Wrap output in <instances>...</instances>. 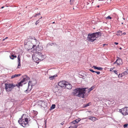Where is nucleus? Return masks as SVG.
<instances>
[{
    "instance_id": "nucleus-1",
    "label": "nucleus",
    "mask_w": 128,
    "mask_h": 128,
    "mask_svg": "<svg viewBox=\"0 0 128 128\" xmlns=\"http://www.w3.org/2000/svg\"><path fill=\"white\" fill-rule=\"evenodd\" d=\"M87 88H78L75 89L74 90L73 94L75 96L78 97L84 98L85 96L86 90Z\"/></svg>"
},
{
    "instance_id": "nucleus-2",
    "label": "nucleus",
    "mask_w": 128,
    "mask_h": 128,
    "mask_svg": "<svg viewBox=\"0 0 128 128\" xmlns=\"http://www.w3.org/2000/svg\"><path fill=\"white\" fill-rule=\"evenodd\" d=\"M29 117L25 114H23L22 116L18 120L19 124L24 127H26L28 125V122L29 121Z\"/></svg>"
},
{
    "instance_id": "nucleus-3",
    "label": "nucleus",
    "mask_w": 128,
    "mask_h": 128,
    "mask_svg": "<svg viewBox=\"0 0 128 128\" xmlns=\"http://www.w3.org/2000/svg\"><path fill=\"white\" fill-rule=\"evenodd\" d=\"M101 35V33L99 32L92 34H89L88 35L87 40L89 41L93 42L96 40V38L100 37Z\"/></svg>"
},
{
    "instance_id": "nucleus-4",
    "label": "nucleus",
    "mask_w": 128,
    "mask_h": 128,
    "mask_svg": "<svg viewBox=\"0 0 128 128\" xmlns=\"http://www.w3.org/2000/svg\"><path fill=\"white\" fill-rule=\"evenodd\" d=\"M5 89L7 92H9L11 91L15 87V85L13 84L6 83L5 84Z\"/></svg>"
},
{
    "instance_id": "nucleus-5",
    "label": "nucleus",
    "mask_w": 128,
    "mask_h": 128,
    "mask_svg": "<svg viewBox=\"0 0 128 128\" xmlns=\"http://www.w3.org/2000/svg\"><path fill=\"white\" fill-rule=\"evenodd\" d=\"M119 111L124 116L128 115V107H125L121 109H120Z\"/></svg>"
},
{
    "instance_id": "nucleus-6",
    "label": "nucleus",
    "mask_w": 128,
    "mask_h": 128,
    "mask_svg": "<svg viewBox=\"0 0 128 128\" xmlns=\"http://www.w3.org/2000/svg\"><path fill=\"white\" fill-rule=\"evenodd\" d=\"M30 42L33 45L32 48V49L33 48L35 49V48H36V44L38 42V40L35 39H32L30 41Z\"/></svg>"
},
{
    "instance_id": "nucleus-7",
    "label": "nucleus",
    "mask_w": 128,
    "mask_h": 128,
    "mask_svg": "<svg viewBox=\"0 0 128 128\" xmlns=\"http://www.w3.org/2000/svg\"><path fill=\"white\" fill-rule=\"evenodd\" d=\"M122 64V59L120 58H118L117 60L114 63V64H116L117 66H120Z\"/></svg>"
},
{
    "instance_id": "nucleus-8",
    "label": "nucleus",
    "mask_w": 128,
    "mask_h": 128,
    "mask_svg": "<svg viewBox=\"0 0 128 128\" xmlns=\"http://www.w3.org/2000/svg\"><path fill=\"white\" fill-rule=\"evenodd\" d=\"M66 83L64 81H62L59 82L58 84L62 88H64L66 86Z\"/></svg>"
},
{
    "instance_id": "nucleus-9",
    "label": "nucleus",
    "mask_w": 128,
    "mask_h": 128,
    "mask_svg": "<svg viewBox=\"0 0 128 128\" xmlns=\"http://www.w3.org/2000/svg\"><path fill=\"white\" fill-rule=\"evenodd\" d=\"M26 80V79L25 78H24L23 79L21 80L20 82H19L18 84L15 85V87L17 86L18 87H19L20 86H22L23 85L22 83H23V82H24Z\"/></svg>"
},
{
    "instance_id": "nucleus-10",
    "label": "nucleus",
    "mask_w": 128,
    "mask_h": 128,
    "mask_svg": "<svg viewBox=\"0 0 128 128\" xmlns=\"http://www.w3.org/2000/svg\"><path fill=\"white\" fill-rule=\"evenodd\" d=\"M66 86L65 87V88H66L70 89L72 88V85L68 83V82H66Z\"/></svg>"
},
{
    "instance_id": "nucleus-11",
    "label": "nucleus",
    "mask_w": 128,
    "mask_h": 128,
    "mask_svg": "<svg viewBox=\"0 0 128 128\" xmlns=\"http://www.w3.org/2000/svg\"><path fill=\"white\" fill-rule=\"evenodd\" d=\"M47 106V104L46 102H45L44 100H42V104L41 107L44 108L45 107Z\"/></svg>"
},
{
    "instance_id": "nucleus-12",
    "label": "nucleus",
    "mask_w": 128,
    "mask_h": 128,
    "mask_svg": "<svg viewBox=\"0 0 128 128\" xmlns=\"http://www.w3.org/2000/svg\"><path fill=\"white\" fill-rule=\"evenodd\" d=\"M88 118V119L89 120H91L93 122H94L98 120L97 118L94 117L89 116Z\"/></svg>"
},
{
    "instance_id": "nucleus-13",
    "label": "nucleus",
    "mask_w": 128,
    "mask_h": 128,
    "mask_svg": "<svg viewBox=\"0 0 128 128\" xmlns=\"http://www.w3.org/2000/svg\"><path fill=\"white\" fill-rule=\"evenodd\" d=\"M10 57L11 59L13 60L15 58H16L17 57V56L16 55L13 54V53H12V54L11 53V54L10 55Z\"/></svg>"
},
{
    "instance_id": "nucleus-14",
    "label": "nucleus",
    "mask_w": 128,
    "mask_h": 128,
    "mask_svg": "<svg viewBox=\"0 0 128 128\" xmlns=\"http://www.w3.org/2000/svg\"><path fill=\"white\" fill-rule=\"evenodd\" d=\"M93 68H94L95 69L97 70H102L103 68H102L100 67H96L95 66H93L92 67Z\"/></svg>"
},
{
    "instance_id": "nucleus-15",
    "label": "nucleus",
    "mask_w": 128,
    "mask_h": 128,
    "mask_svg": "<svg viewBox=\"0 0 128 128\" xmlns=\"http://www.w3.org/2000/svg\"><path fill=\"white\" fill-rule=\"evenodd\" d=\"M57 76L56 74H55L53 76H52L50 77H49V78L50 80H52L53 79H54Z\"/></svg>"
},
{
    "instance_id": "nucleus-16",
    "label": "nucleus",
    "mask_w": 128,
    "mask_h": 128,
    "mask_svg": "<svg viewBox=\"0 0 128 128\" xmlns=\"http://www.w3.org/2000/svg\"><path fill=\"white\" fill-rule=\"evenodd\" d=\"M21 75L20 74H15L14 75L12 76H11L12 78H14L18 76H20Z\"/></svg>"
},
{
    "instance_id": "nucleus-17",
    "label": "nucleus",
    "mask_w": 128,
    "mask_h": 128,
    "mask_svg": "<svg viewBox=\"0 0 128 128\" xmlns=\"http://www.w3.org/2000/svg\"><path fill=\"white\" fill-rule=\"evenodd\" d=\"M122 31L119 30L117 32L116 34L118 36H121V35H120V34L122 33Z\"/></svg>"
},
{
    "instance_id": "nucleus-18",
    "label": "nucleus",
    "mask_w": 128,
    "mask_h": 128,
    "mask_svg": "<svg viewBox=\"0 0 128 128\" xmlns=\"http://www.w3.org/2000/svg\"><path fill=\"white\" fill-rule=\"evenodd\" d=\"M55 107H56L55 104H53L52 105V106L50 107V110H52L53 109H54V108H55Z\"/></svg>"
},
{
    "instance_id": "nucleus-19",
    "label": "nucleus",
    "mask_w": 128,
    "mask_h": 128,
    "mask_svg": "<svg viewBox=\"0 0 128 128\" xmlns=\"http://www.w3.org/2000/svg\"><path fill=\"white\" fill-rule=\"evenodd\" d=\"M42 100H39L38 101V105L41 107L42 104Z\"/></svg>"
},
{
    "instance_id": "nucleus-20",
    "label": "nucleus",
    "mask_w": 128,
    "mask_h": 128,
    "mask_svg": "<svg viewBox=\"0 0 128 128\" xmlns=\"http://www.w3.org/2000/svg\"><path fill=\"white\" fill-rule=\"evenodd\" d=\"M91 105V103L89 102L86 104H85L84 105V108L90 106Z\"/></svg>"
},
{
    "instance_id": "nucleus-21",
    "label": "nucleus",
    "mask_w": 128,
    "mask_h": 128,
    "mask_svg": "<svg viewBox=\"0 0 128 128\" xmlns=\"http://www.w3.org/2000/svg\"><path fill=\"white\" fill-rule=\"evenodd\" d=\"M78 126L77 125H74L73 126H70V127L69 128H77Z\"/></svg>"
},
{
    "instance_id": "nucleus-22",
    "label": "nucleus",
    "mask_w": 128,
    "mask_h": 128,
    "mask_svg": "<svg viewBox=\"0 0 128 128\" xmlns=\"http://www.w3.org/2000/svg\"><path fill=\"white\" fill-rule=\"evenodd\" d=\"M8 100L13 102H14V99H12L11 98H9L8 99Z\"/></svg>"
},
{
    "instance_id": "nucleus-23",
    "label": "nucleus",
    "mask_w": 128,
    "mask_h": 128,
    "mask_svg": "<svg viewBox=\"0 0 128 128\" xmlns=\"http://www.w3.org/2000/svg\"><path fill=\"white\" fill-rule=\"evenodd\" d=\"M96 86L95 85L93 86H92L90 88V90H93V89Z\"/></svg>"
},
{
    "instance_id": "nucleus-24",
    "label": "nucleus",
    "mask_w": 128,
    "mask_h": 128,
    "mask_svg": "<svg viewBox=\"0 0 128 128\" xmlns=\"http://www.w3.org/2000/svg\"><path fill=\"white\" fill-rule=\"evenodd\" d=\"M18 62H20V56L19 55H18Z\"/></svg>"
},
{
    "instance_id": "nucleus-25",
    "label": "nucleus",
    "mask_w": 128,
    "mask_h": 128,
    "mask_svg": "<svg viewBox=\"0 0 128 128\" xmlns=\"http://www.w3.org/2000/svg\"><path fill=\"white\" fill-rule=\"evenodd\" d=\"M112 18L110 17V16H108L106 18V20H110Z\"/></svg>"
},
{
    "instance_id": "nucleus-26",
    "label": "nucleus",
    "mask_w": 128,
    "mask_h": 128,
    "mask_svg": "<svg viewBox=\"0 0 128 128\" xmlns=\"http://www.w3.org/2000/svg\"><path fill=\"white\" fill-rule=\"evenodd\" d=\"M75 120V121H76V123H77L78 122L80 121V118H78V119H76V120Z\"/></svg>"
},
{
    "instance_id": "nucleus-27",
    "label": "nucleus",
    "mask_w": 128,
    "mask_h": 128,
    "mask_svg": "<svg viewBox=\"0 0 128 128\" xmlns=\"http://www.w3.org/2000/svg\"><path fill=\"white\" fill-rule=\"evenodd\" d=\"M124 74H126V75L127 74H128V70H126V71H125V72H124Z\"/></svg>"
},
{
    "instance_id": "nucleus-28",
    "label": "nucleus",
    "mask_w": 128,
    "mask_h": 128,
    "mask_svg": "<svg viewBox=\"0 0 128 128\" xmlns=\"http://www.w3.org/2000/svg\"><path fill=\"white\" fill-rule=\"evenodd\" d=\"M51 46H53L54 45H56V44L54 42L51 43L49 44Z\"/></svg>"
},
{
    "instance_id": "nucleus-29",
    "label": "nucleus",
    "mask_w": 128,
    "mask_h": 128,
    "mask_svg": "<svg viewBox=\"0 0 128 128\" xmlns=\"http://www.w3.org/2000/svg\"><path fill=\"white\" fill-rule=\"evenodd\" d=\"M122 76V74H119L118 76V77L120 78H121Z\"/></svg>"
},
{
    "instance_id": "nucleus-30",
    "label": "nucleus",
    "mask_w": 128,
    "mask_h": 128,
    "mask_svg": "<svg viewBox=\"0 0 128 128\" xmlns=\"http://www.w3.org/2000/svg\"><path fill=\"white\" fill-rule=\"evenodd\" d=\"M20 65H21L20 62H18V67H17L18 68H20V67H19V66H20Z\"/></svg>"
},
{
    "instance_id": "nucleus-31",
    "label": "nucleus",
    "mask_w": 128,
    "mask_h": 128,
    "mask_svg": "<svg viewBox=\"0 0 128 128\" xmlns=\"http://www.w3.org/2000/svg\"><path fill=\"white\" fill-rule=\"evenodd\" d=\"M74 0H70V3L71 4H72V3L74 2Z\"/></svg>"
},
{
    "instance_id": "nucleus-32",
    "label": "nucleus",
    "mask_w": 128,
    "mask_h": 128,
    "mask_svg": "<svg viewBox=\"0 0 128 128\" xmlns=\"http://www.w3.org/2000/svg\"><path fill=\"white\" fill-rule=\"evenodd\" d=\"M40 15V13H38V14H36L34 16V17H37V16H38V15Z\"/></svg>"
},
{
    "instance_id": "nucleus-33",
    "label": "nucleus",
    "mask_w": 128,
    "mask_h": 128,
    "mask_svg": "<svg viewBox=\"0 0 128 128\" xmlns=\"http://www.w3.org/2000/svg\"><path fill=\"white\" fill-rule=\"evenodd\" d=\"M76 120H74V121H72L71 123L73 124H76V121H75Z\"/></svg>"
},
{
    "instance_id": "nucleus-34",
    "label": "nucleus",
    "mask_w": 128,
    "mask_h": 128,
    "mask_svg": "<svg viewBox=\"0 0 128 128\" xmlns=\"http://www.w3.org/2000/svg\"><path fill=\"white\" fill-rule=\"evenodd\" d=\"M90 72H95V71L93 70H92V69H90Z\"/></svg>"
},
{
    "instance_id": "nucleus-35",
    "label": "nucleus",
    "mask_w": 128,
    "mask_h": 128,
    "mask_svg": "<svg viewBox=\"0 0 128 128\" xmlns=\"http://www.w3.org/2000/svg\"><path fill=\"white\" fill-rule=\"evenodd\" d=\"M128 124H124V128H126V127H127V126H128Z\"/></svg>"
},
{
    "instance_id": "nucleus-36",
    "label": "nucleus",
    "mask_w": 128,
    "mask_h": 128,
    "mask_svg": "<svg viewBox=\"0 0 128 128\" xmlns=\"http://www.w3.org/2000/svg\"><path fill=\"white\" fill-rule=\"evenodd\" d=\"M95 72L97 74L99 75L100 74V72H96L95 71Z\"/></svg>"
},
{
    "instance_id": "nucleus-37",
    "label": "nucleus",
    "mask_w": 128,
    "mask_h": 128,
    "mask_svg": "<svg viewBox=\"0 0 128 128\" xmlns=\"http://www.w3.org/2000/svg\"><path fill=\"white\" fill-rule=\"evenodd\" d=\"M91 91V90H90V89H88V92H90Z\"/></svg>"
},
{
    "instance_id": "nucleus-38",
    "label": "nucleus",
    "mask_w": 128,
    "mask_h": 128,
    "mask_svg": "<svg viewBox=\"0 0 128 128\" xmlns=\"http://www.w3.org/2000/svg\"><path fill=\"white\" fill-rule=\"evenodd\" d=\"M114 72L117 75H118V72L117 71L115 70H114Z\"/></svg>"
},
{
    "instance_id": "nucleus-39",
    "label": "nucleus",
    "mask_w": 128,
    "mask_h": 128,
    "mask_svg": "<svg viewBox=\"0 0 128 128\" xmlns=\"http://www.w3.org/2000/svg\"><path fill=\"white\" fill-rule=\"evenodd\" d=\"M38 22H39L38 21V20L36 22V24H38Z\"/></svg>"
},
{
    "instance_id": "nucleus-40",
    "label": "nucleus",
    "mask_w": 128,
    "mask_h": 128,
    "mask_svg": "<svg viewBox=\"0 0 128 128\" xmlns=\"http://www.w3.org/2000/svg\"><path fill=\"white\" fill-rule=\"evenodd\" d=\"M38 54H40V56H42V54L40 53H38Z\"/></svg>"
},
{
    "instance_id": "nucleus-41",
    "label": "nucleus",
    "mask_w": 128,
    "mask_h": 128,
    "mask_svg": "<svg viewBox=\"0 0 128 128\" xmlns=\"http://www.w3.org/2000/svg\"><path fill=\"white\" fill-rule=\"evenodd\" d=\"M123 34L124 35H125L126 34V33L125 32H124L122 34V35Z\"/></svg>"
},
{
    "instance_id": "nucleus-42",
    "label": "nucleus",
    "mask_w": 128,
    "mask_h": 128,
    "mask_svg": "<svg viewBox=\"0 0 128 128\" xmlns=\"http://www.w3.org/2000/svg\"><path fill=\"white\" fill-rule=\"evenodd\" d=\"M31 82H30V81L29 82H28V86H29V85H30V83Z\"/></svg>"
},
{
    "instance_id": "nucleus-43",
    "label": "nucleus",
    "mask_w": 128,
    "mask_h": 128,
    "mask_svg": "<svg viewBox=\"0 0 128 128\" xmlns=\"http://www.w3.org/2000/svg\"><path fill=\"white\" fill-rule=\"evenodd\" d=\"M114 44H116V45H117L118 44V42H115L114 43Z\"/></svg>"
},
{
    "instance_id": "nucleus-44",
    "label": "nucleus",
    "mask_w": 128,
    "mask_h": 128,
    "mask_svg": "<svg viewBox=\"0 0 128 128\" xmlns=\"http://www.w3.org/2000/svg\"><path fill=\"white\" fill-rule=\"evenodd\" d=\"M8 38L7 37H6L5 39H3V40H4L5 39H6V38Z\"/></svg>"
},
{
    "instance_id": "nucleus-45",
    "label": "nucleus",
    "mask_w": 128,
    "mask_h": 128,
    "mask_svg": "<svg viewBox=\"0 0 128 128\" xmlns=\"http://www.w3.org/2000/svg\"><path fill=\"white\" fill-rule=\"evenodd\" d=\"M106 44H103V45L104 46L106 45Z\"/></svg>"
},
{
    "instance_id": "nucleus-46",
    "label": "nucleus",
    "mask_w": 128,
    "mask_h": 128,
    "mask_svg": "<svg viewBox=\"0 0 128 128\" xmlns=\"http://www.w3.org/2000/svg\"><path fill=\"white\" fill-rule=\"evenodd\" d=\"M4 6H2V7H1V8H4Z\"/></svg>"
},
{
    "instance_id": "nucleus-47",
    "label": "nucleus",
    "mask_w": 128,
    "mask_h": 128,
    "mask_svg": "<svg viewBox=\"0 0 128 128\" xmlns=\"http://www.w3.org/2000/svg\"><path fill=\"white\" fill-rule=\"evenodd\" d=\"M28 90H26L25 91V92H27Z\"/></svg>"
},
{
    "instance_id": "nucleus-48",
    "label": "nucleus",
    "mask_w": 128,
    "mask_h": 128,
    "mask_svg": "<svg viewBox=\"0 0 128 128\" xmlns=\"http://www.w3.org/2000/svg\"><path fill=\"white\" fill-rule=\"evenodd\" d=\"M120 49H122V48H119Z\"/></svg>"
},
{
    "instance_id": "nucleus-49",
    "label": "nucleus",
    "mask_w": 128,
    "mask_h": 128,
    "mask_svg": "<svg viewBox=\"0 0 128 128\" xmlns=\"http://www.w3.org/2000/svg\"><path fill=\"white\" fill-rule=\"evenodd\" d=\"M54 23H55V22H52V24H54Z\"/></svg>"
},
{
    "instance_id": "nucleus-50",
    "label": "nucleus",
    "mask_w": 128,
    "mask_h": 128,
    "mask_svg": "<svg viewBox=\"0 0 128 128\" xmlns=\"http://www.w3.org/2000/svg\"><path fill=\"white\" fill-rule=\"evenodd\" d=\"M123 24V22H122V24Z\"/></svg>"
},
{
    "instance_id": "nucleus-51",
    "label": "nucleus",
    "mask_w": 128,
    "mask_h": 128,
    "mask_svg": "<svg viewBox=\"0 0 128 128\" xmlns=\"http://www.w3.org/2000/svg\"><path fill=\"white\" fill-rule=\"evenodd\" d=\"M98 7H99V6H98Z\"/></svg>"
},
{
    "instance_id": "nucleus-52",
    "label": "nucleus",
    "mask_w": 128,
    "mask_h": 128,
    "mask_svg": "<svg viewBox=\"0 0 128 128\" xmlns=\"http://www.w3.org/2000/svg\"><path fill=\"white\" fill-rule=\"evenodd\" d=\"M44 58H42V60H43Z\"/></svg>"
},
{
    "instance_id": "nucleus-53",
    "label": "nucleus",
    "mask_w": 128,
    "mask_h": 128,
    "mask_svg": "<svg viewBox=\"0 0 128 128\" xmlns=\"http://www.w3.org/2000/svg\"><path fill=\"white\" fill-rule=\"evenodd\" d=\"M42 18V16H41V18Z\"/></svg>"
},
{
    "instance_id": "nucleus-54",
    "label": "nucleus",
    "mask_w": 128,
    "mask_h": 128,
    "mask_svg": "<svg viewBox=\"0 0 128 128\" xmlns=\"http://www.w3.org/2000/svg\"><path fill=\"white\" fill-rule=\"evenodd\" d=\"M45 123H46V122H45Z\"/></svg>"
},
{
    "instance_id": "nucleus-55",
    "label": "nucleus",
    "mask_w": 128,
    "mask_h": 128,
    "mask_svg": "<svg viewBox=\"0 0 128 128\" xmlns=\"http://www.w3.org/2000/svg\"><path fill=\"white\" fill-rule=\"evenodd\" d=\"M0 128H2L1 127H0Z\"/></svg>"
}]
</instances>
